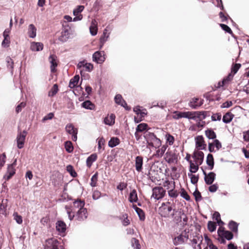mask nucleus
<instances>
[{
    "instance_id": "2eb2a0df",
    "label": "nucleus",
    "mask_w": 249,
    "mask_h": 249,
    "mask_svg": "<svg viewBox=\"0 0 249 249\" xmlns=\"http://www.w3.org/2000/svg\"><path fill=\"white\" fill-rule=\"evenodd\" d=\"M196 146L197 148L200 150L205 149L206 147V144L205 143L202 136H198L196 139Z\"/></svg>"
},
{
    "instance_id": "f8f14e48",
    "label": "nucleus",
    "mask_w": 249,
    "mask_h": 249,
    "mask_svg": "<svg viewBox=\"0 0 249 249\" xmlns=\"http://www.w3.org/2000/svg\"><path fill=\"white\" fill-rule=\"evenodd\" d=\"M222 147L221 142L217 139H215L213 142L208 143L209 150L211 152H214L218 151Z\"/></svg>"
},
{
    "instance_id": "a878e982",
    "label": "nucleus",
    "mask_w": 249,
    "mask_h": 249,
    "mask_svg": "<svg viewBox=\"0 0 249 249\" xmlns=\"http://www.w3.org/2000/svg\"><path fill=\"white\" fill-rule=\"evenodd\" d=\"M36 29L33 24L29 25L28 34L31 38H35L36 36Z\"/></svg>"
},
{
    "instance_id": "3c124183",
    "label": "nucleus",
    "mask_w": 249,
    "mask_h": 249,
    "mask_svg": "<svg viewBox=\"0 0 249 249\" xmlns=\"http://www.w3.org/2000/svg\"><path fill=\"white\" fill-rule=\"evenodd\" d=\"M98 180V173H96L92 176L91 178L90 185L92 187H95L96 186L97 182Z\"/></svg>"
},
{
    "instance_id": "680f3d73",
    "label": "nucleus",
    "mask_w": 249,
    "mask_h": 249,
    "mask_svg": "<svg viewBox=\"0 0 249 249\" xmlns=\"http://www.w3.org/2000/svg\"><path fill=\"white\" fill-rule=\"evenodd\" d=\"M168 195L171 197L176 198L178 196V193L174 189H171V190L168 191Z\"/></svg>"
},
{
    "instance_id": "e433bc0d",
    "label": "nucleus",
    "mask_w": 249,
    "mask_h": 249,
    "mask_svg": "<svg viewBox=\"0 0 249 249\" xmlns=\"http://www.w3.org/2000/svg\"><path fill=\"white\" fill-rule=\"evenodd\" d=\"M119 143L120 140L118 138L113 137L108 142V145L109 147L112 148L118 145Z\"/></svg>"
},
{
    "instance_id": "09e8293b",
    "label": "nucleus",
    "mask_w": 249,
    "mask_h": 249,
    "mask_svg": "<svg viewBox=\"0 0 249 249\" xmlns=\"http://www.w3.org/2000/svg\"><path fill=\"white\" fill-rule=\"evenodd\" d=\"M165 138L166 140V142L169 144L170 145H172L173 144L175 139L174 137L170 135V134H166L165 135Z\"/></svg>"
},
{
    "instance_id": "774afa93",
    "label": "nucleus",
    "mask_w": 249,
    "mask_h": 249,
    "mask_svg": "<svg viewBox=\"0 0 249 249\" xmlns=\"http://www.w3.org/2000/svg\"><path fill=\"white\" fill-rule=\"evenodd\" d=\"M193 194L194 196L195 197V199L196 201H199L201 200V194L198 191L196 190Z\"/></svg>"
},
{
    "instance_id": "6e6552de",
    "label": "nucleus",
    "mask_w": 249,
    "mask_h": 249,
    "mask_svg": "<svg viewBox=\"0 0 249 249\" xmlns=\"http://www.w3.org/2000/svg\"><path fill=\"white\" fill-rule=\"evenodd\" d=\"M44 246L45 249H58L60 246L58 241L54 238L46 240Z\"/></svg>"
},
{
    "instance_id": "39448f33",
    "label": "nucleus",
    "mask_w": 249,
    "mask_h": 249,
    "mask_svg": "<svg viewBox=\"0 0 249 249\" xmlns=\"http://www.w3.org/2000/svg\"><path fill=\"white\" fill-rule=\"evenodd\" d=\"M151 198L159 200L163 198L165 194V190L162 187H155L152 190Z\"/></svg>"
},
{
    "instance_id": "393cba45",
    "label": "nucleus",
    "mask_w": 249,
    "mask_h": 249,
    "mask_svg": "<svg viewBox=\"0 0 249 249\" xmlns=\"http://www.w3.org/2000/svg\"><path fill=\"white\" fill-rule=\"evenodd\" d=\"M85 202L81 200H77L73 202V208L72 211L73 213H75L78 209H81L82 208H85L84 207Z\"/></svg>"
},
{
    "instance_id": "1a4fd4ad",
    "label": "nucleus",
    "mask_w": 249,
    "mask_h": 249,
    "mask_svg": "<svg viewBox=\"0 0 249 249\" xmlns=\"http://www.w3.org/2000/svg\"><path fill=\"white\" fill-rule=\"evenodd\" d=\"M16 162L17 159H15L12 164L8 165L7 172L3 177L5 180H9L15 174V166L16 165Z\"/></svg>"
},
{
    "instance_id": "5fc2aeb1",
    "label": "nucleus",
    "mask_w": 249,
    "mask_h": 249,
    "mask_svg": "<svg viewBox=\"0 0 249 249\" xmlns=\"http://www.w3.org/2000/svg\"><path fill=\"white\" fill-rule=\"evenodd\" d=\"M67 171L73 177H75L77 176L76 172L73 169L72 166L69 165L67 166Z\"/></svg>"
},
{
    "instance_id": "a18cd8bd",
    "label": "nucleus",
    "mask_w": 249,
    "mask_h": 249,
    "mask_svg": "<svg viewBox=\"0 0 249 249\" xmlns=\"http://www.w3.org/2000/svg\"><path fill=\"white\" fill-rule=\"evenodd\" d=\"M163 186L166 187L167 189L171 190V189H174L175 187V182L170 181L169 180H166L163 183Z\"/></svg>"
},
{
    "instance_id": "c9c22d12",
    "label": "nucleus",
    "mask_w": 249,
    "mask_h": 249,
    "mask_svg": "<svg viewBox=\"0 0 249 249\" xmlns=\"http://www.w3.org/2000/svg\"><path fill=\"white\" fill-rule=\"evenodd\" d=\"M129 200L130 202H136L138 200V196L136 190H133L130 193Z\"/></svg>"
},
{
    "instance_id": "423d86ee",
    "label": "nucleus",
    "mask_w": 249,
    "mask_h": 249,
    "mask_svg": "<svg viewBox=\"0 0 249 249\" xmlns=\"http://www.w3.org/2000/svg\"><path fill=\"white\" fill-rule=\"evenodd\" d=\"M165 160L168 163H174L177 162L178 155L173 151H169L165 154Z\"/></svg>"
},
{
    "instance_id": "6e6d98bb",
    "label": "nucleus",
    "mask_w": 249,
    "mask_h": 249,
    "mask_svg": "<svg viewBox=\"0 0 249 249\" xmlns=\"http://www.w3.org/2000/svg\"><path fill=\"white\" fill-rule=\"evenodd\" d=\"M84 9V6L83 5L78 6L73 11V14L74 16H77L80 13L82 12Z\"/></svg>"
},
{
    "instance_id": "9b49d317",
    "label": "nucleus",
    "mask_w": 249,
    "mask_h": 249,
    "mask_svg": "<svg viewBox=\"0 0 249 249\" xmlns=\"http://www.w3.org/2000/svg\"><path fill=\"white\" fill-rule=\"evenodd\" d=\"M27 135V132L24 130L22 132L18 133L17 137V146L19 149L23 148Z\"/></svg>"
},
{
    "instance_id": "a19ab883",
    "label": "nucleus",
    "mask_w": 249,
    "mask_h": 249,
    "mask_svg": "<svg viewBox=\"0 0 249 249\" xmlns=\"http://www.w3.org/2000/svg\"><path fill=\"white\" fill-rule=\"evenodd\" d=\"M65 128L66 131L71 135L77 132V129L75 128L71 124H67Z\"/></svg>"
},
{
    "instance_id": "473e14b6",
    "label": "nucleus",
    "mask_w": 249,
    "mask_h": 249,
    "mask_svg": "<svg viewBox=\"0 0 249 249\" xmlns=\"http://www.w3.org/2000/svg\"><path fill=\"white\" fill-rule=\"evenodd\" d=\"M206 162L209 166V169L212 170L214 166V160L213 156L212 154H209L207 157Z\"/></svg>"
},
{
    "instance_id": "5701e85b",
    "label": "nucleus",
    "mask_w": 249,
    "mask_h": 249,
    "mask_svg": "<svg viewBox=\"0 0 249 249\" xmlns=\"http://www.w3.org/2000/svg\"><path fill=\"white\" fill-rule=\"evenodd\" d=\"M97 22L95 19L91 21V25L89 27L90 33L92 36H95L97 33Z\"/></svg>"
},
{
    "instance_id": "58836bf2",
    "label": "nucleus",
    "mask_w": 249,
    "mask_h": 249,
    "mask_svg": "<svg viewBox=\"0 0 249 249\" xmlns=\"http://www.w3.org/2000/svg\"><path fill=\"white\" fill-rule=\"evenodd\" d=\"M82 107L86 109H93L94 105L90 101H86L82 104Z\"/></svg>"
},
{
    "instance_id": "f3484780",
    "label": "nucleus",
    "mask_w": 249,
    "mask_h": 249,
    "mask_svg": "<svg viewBox=\"0 0 249 249\" xmlns=\"http://www.w3.org/2000/svg\"><path fill=\"white\" fill-rule=\"evenodd\" d=\"M114 100L117 104L123 107L127 110L130 109V108L128 107L126 102L123 99L121 94H117L114 98Z\"/></svg>"
},
{
    "instance_id": "bb28decb",
    "label": "nucleus",
    "mask_w": 249,
    "mask_h": 249,
    "mask_svg": "<svg viewBox=\"0 0 249 249\" xmlns=\"http://www.w3.org/2000/svg\"><path fill=\"white\" fill-rule=\"evenodd\" d=\"M185 236L180 234L179 235L174 238L173 243L175 245L177 246L183 244L184 242Z\"/></svg>"
},
{
    "instance_id": "c85d7f7f",
    "label": "nucleus",
    "mask_w": 249,
    "mask_h": 249,
    "mask_svg": "<svg viewBox=\"0 0 249 249\" xmlns=\"http://www.w3.org/2000/svg\"><path fill=\"white\" fill-rule=\"evenodd\" d=\"M79 78L80 77L78 75H75L71 79L69 87L71 89L74 88L76 85H77Z\"/></svg>"
},
{
    "instance_id": "7c9ffc66",
    "label": "nucleus",
    "mask_w": 249,
    "mask_h": 249,
    "mask_svg": "<svg viewBox=\"0 0 249 249\" xmlns=\"http://www.w3.org/2000/svg\"><path fill=\"white\" fill-rule=\"evenodd\" d=\"M97 155L95 154H93L89 156L86 160V164L87 166L89 167H90L91 165L92 164V163L95 161L97 159Z\"/></svg>"
},
{
    "instance_id": "de8ad7c7",
    "label": "nucleus",
    "mask_w": 249,
    "mask_h": 249,
    "mask_svg": "<svg viewBox=\"0 0 249 249\" xmlns=\"http://www.w3.org/2000/svg\"><path fill=\"white\" fill-rule=\"evenodd\" d=\"M13 216L14 219L18 224H21L22 223V217L21 215H19L17 212L14 213Z\"/></svg>"
},
{
    "instance_id": "4468645a",
    "label": "nucleus",
    "mask_w": 249,
    "mask_h": 249,
    "mask_svg": "<svg viewBox=\"0 0 249 249\" xmlns=\"http://www.w3.org/2000/svg\"><path fill=\"white\" fill-rule=\"evenodd\" d=\"M203 173L204 175V180L205 183L208 185H211L214 181L216 175L213 172H210L207 174L206 172L203 170Z\"/></svg>"
},
{
    "instance_id": "052dcab7",
    "label": "nucleus",
    "mask_w": 249,
    "mask_h": 249,
    "mask_svg": "<svg viewBox=\"0 0 249 249\" xmlns=\"http://www.w3.org/2000/svg\"><path fill=\"white\" fill-rule=\"evenodd\" d=\"M216 225L214 222L212 221L208 222V229L211 232L214 231L216 229Z\"/></svg>"
},
{
    "instance_id": "f257e3e1",
    "label": "nucleus",
    "mask_w": 249,
    "mask_h": 249,
    "mask_svg": "<svg viewBox=\"0 0 249 249\" xmlns=\"http://www.w3.org/2000/svg\"><path fill=\"white\" fill-rule=\"evenodd\" d=\"M206 112L201 111H187L174 112L173 118L175 119H179L181 118L193 119L196 121L204 119L206 118Z\"/></svg>"
},
{
    "instance_id": "49530a36",
    "label": "nucleus",
    "mask_w": 249,
    "mask_h": 249,
    "mask_svg": "<svg viewBox=\"0 0 249 249\" xmlns=\"http://www.w3.org/2000/svg\"><path fill=\"white\" fill-rule=\"evenodd\" d=\"M148 125L145 123H142L138 125L136 130L137 132H142L147 129Z\"/></svg>"
},
{
    "instance_id": "9d476101",
    "label": "nucleus",
    "mask_w": 249,
    "mask_h": 249,
    "mask_svg": "<svg viewBox=\"0 0 249 249\" xmlns=\"http://www.w3.org/2000/svg\"><path fill=\"white\" fill-rule=\"evenodd\" d=\"M92 59L93 61L98 64H102L105 60V53L104 51H97L92 55Z\"/></svg>"
},
{
    "instance_id": "8fccbe9b",
    "label": "nucleus",
    "mask_w": 249,
    "mask_h": 249,
    "mask_svg": "<svg viewBox=\"0 0 249 249\" xmlns=\"http://www.w3.org/2000/svg\"><path fill=\"white\" fill-rule=\"evenodd\" d=\"M105 140L103 137L98 139V149L99 150L101 149L104 150V145L105 143Z\"/></svg>"
},
{
    "instance_id": "0e129e2a",
    "label": "nucleus",
    "mask_w": 249,
    "mask_h": 249,
    "mask_svg": "<svg viewBox=\"0 0 249 249\" xmlns=\"http://www.w3.org/2000/svg\"><path fill=\"white\" fill-rule=\"evenodd\" d=\"M220 26L221 27V28L224 30L226 32H227L230 34H232V32L231 28L227 26V25L224 24H220Z\"/></svg>"
},
{
    "instance_id": "ddd939ff",
    "label": "nucleus",
    "mask_w": 249,
    "mask_h": 249,
    "mask_svg": "<svg viewBox=\"0 0 249 249\" xmlns=\"http://www.w3.org/2000/svg\"><path fill=\"white\" fill-rule=\"evenodd\" d=\"M193 158L194 159L196 164L201 165L203 161L204 153L202 151H195Z\"/></svg>"
},
{
    "instance_id": "338daca9",
    "label": "nucleus",
    "mask_w": 249,
    "mask_h": 249,
    "mask_svg": "<svg viewBox=\"0 0 249 249\" xmlns=\"http://www.w3.org/2000/svg\"><path fill=\"white\" fill-rule=\"evenodd\" d=\"M201 237H197L193 238L192 240V246L195 249H196V245L199 243Z\"/></svg>"
},
{
    "instance_id": "c03bdc74",
    "label": "nucleus",
    "mask_w": 249,
    "mask_h": 249,
    "mask_svg": "<svg viewBox=\"0 0 249 249\" xmlns=\"http://www.w3.org/2000/svg\"><path fill=\"white\" fill-rule=\"evenodd\" d=\"M58 86L57 84H54L51 89L50 90L48 93V95L50 97H53L58 92Z\"/></svg>"
},
{
    "instance_id": "79ce46f5",
    "label": "nucleus",
    "mask_w": 249,
    "mask_h": 249,
    "mask_svg": "<svg viewBox=\"0 0 249 249\" xmlns=\"http://www.w3.org/2000/svg\"><path fill=\"white\" fill-rule=\"evenodd\" d=\"M199 165L195 164L192 161H190V172H191L190 174L192 173H196L198 170V166Z\"/></svg>"
},
{
    "instance_id": "13d9d810",
    "label": "nucleus",
    "mask_w": 249,
    "mask_h": 249,
    "mask_svg": "<svg viewBox=\"0 0 249 249\" xmlns=\"http://www.w3.org/2000/svg\"><path fill=\"white\" fill-rule=\"evenodd\" d=\"M233 75L231 73H230L228 76L224 78L222 81V85L221 86H223L224 85L227 84L229 82L231 81L233 78Z\"/></svg>"
},
{
    "instance_id": "4c0bfd02",
    "label": "nucleus",
    "mask_w": 249,
    "mask_h": 249,
    "mask_svg": "<svg viewBox=\"0 0 249 249\" xmlns=\"http://www.w3.org/2000/svg\"><path fill=\"white\" fill-rule=\"evenodd\" d=\"M205 135L209 139H214L216 137L215 133L211 129H208L205 130Z\"/></svg>"
},
{
    "instance_id": "ea45409f",
    "label": "nucleus",
    "mask_w": 249,
    "mask_h": 249,
    "mask_svg": "<svg viewBox=\"0 0 249 249\" xmlns=\"http://www.w3.org/2000/svg\"><path fill=\"white\" fill-rule=\"evenodd\" d=\"M238 224L233 221H230L229 224V229L235 233H237L238 231Z\"/></svg>"
},
{
    "instance_id": "dca6fc26",
    "label": "nucleus",
    "mask_w": 249,
    "mask_h": 249,
    "mask_svg": "<svg viewBox=\"0 0 249 249\" xmlns=\"http://www.w3.org/2000/svg\"><path fill=\"white\" fill-rule=\"evenodd\" d=\"M8 200L7 199H2L0 202V215L6 216L8 213L7 210Z\"/></svg>"
},
{
    "instance_id": "bf43d9fd",
    "label": "nucleus",
    "mask_w": 249,
    "mask_h": 249,
    "mask_svg": "<svg viewBox=\"0 0 249 249\" xmlns=\"http://www.w3.org/2000/svg\"><path fill=\"white\" fill-rule=\"evenodd\" d=\"M223 236L228 240H231L233 238L232 233L230 231H224L223 233Z\"/></svg>"
},
{
    "instance_id": "603ef678",
    "label": "nucleus",
    "mask_w": 249,
    "mask_h": 249,
    "mask_svg": "<svg viewBox=\"0 0 249 249\" xmlns=\"http://www.w3.org/2000/svg\"><path fill=\"white\" fill-rule=\"evenodd\" d=\"M132 246L134 248V249H140V245L139 242V240L135 238H133L131 240Z\"/></svg>"
},
{
    "instance_id": "412c9836",
    "label": "nucleus",
    "mask_w": 249,
    "mask_h": 249,
    "mask_svg": "<svg viewBox=\"0 0 249 249\" xmlns=\"http://www.w3.org/2000/svg\"><path fill=\"white\" fill-rule=\"evenodd\" d=\"M56 229L58 232L64 233L66 230V225L63 221L59 220L56 223Z\"/></svg>"
},
{
    "instance_id": "37998d69",
    "label": "nucleus",
    "mask_w": 249,
    "mask_h": 249,
    "mask_svg": "<svg viewBox=\"0 0 249 249\" xmlns=\"http://www.w3.org/2000/svg\"><path fill=\"white\" fill-rule=\"evenodd\" d=\"M65 148L68 153H71L73 150L72 144L70 141H67L65 143Z\"/></svg>"
},
{
    "instance_id": "aec40b11",
    "label": "nucleus",
    "mask_w": 249,
    "mask_h": 249,
    "mask_svg": "<svg viewBox=\"0 0 249 249\" xmlns=\"http://www.w3.org/2000/svg\"><path fill=\"white\" fill-rule=\"evenodd\" d=\"M135 168L137 172H140L142 169L143 158L141 156H137L135 158Z\"/></svg>"
},
{
    "instance_id": "7ed1b4c3",
    "label": "nucleus",
    "mask_w": 249,
    "mask_h": 249,
    "mask_svg": "<svg viewBox=\"0 0 249 249\" xmlns=\"http://www.w3.org/2000/svg\"><path fill=\"white\" fill-rule=\"evenodd\" d=\"M172 210V207L169 202L162 203L161 206L159 209V213L163 217H168Z\"/></svg>"
},
{
    "instance_id": "b1692460",
    "label": "nucleus",
    "mask_w": 249,
    "mask_h": 249,
    "mask_svg": "<svg viewBox=\"0 0 249 249\" xmlns=\"http://www.w3.org/2000/svg\"><path fill=\"white\" fill-rule=\"evenodd\" d=\"M182 215H184V213L182 211L180 210L174 212L173 214L174 221L177 223L181 222Z\"/></svg>"
},
{
    "instance_id": "f704fd0d",
    "label": "nucleus",
    "mask_w": 249,
    "mask_h": 249,
    "mask_svg": "<svg viewBox=\"0 0 249 249\" xmlns=\"http://www.w3.org/2000/svg\"><path fill=\"white\" fill-rule=\"evenodd\" d=\"M133 208L138 214L140 219L142 221H143L145 219V215L143 211L141 209L137 207L135 205L133 206Z\"/></svg>"
},
{
    "instance_id": "864d4df0",
    "label": "nucleus",
    "mask_w": 249,
    "mask_h": 249,
    "mask_svg": "<svg viewBox=\"0 0 249 249\" xmlns=\"http://www.w3.org/2000/svg\"><path fill=\"white\" fill-rule=\"evenodd\" d=\"M188 176L190 178L191 182L192 184H196L197 183L199 178L198 176H196L192 174L188 173Z\"/></svg>"
},
{
    "instance_id": "0eeeda50",
    "label": "nucleus",
    "mask_w": 249,
    "mask_h": 249,
    "mask_svg": "<svg viewBox=\"0 0 249 249\" xmlns=\"http://www.w3.org/2000/svg\"><path fill=\"white\" fill-rule=\"evenodd\" d=\"M75 220L78 221H83L88 217V212L86 208L78 209L75 212Z\"/></svg>"
},
{
    "instance_id": "f03ea898",
    "label": "nucleus",
    "mask_w": 249,
    "mask_h": 249,
    "mask_svg": "<svg viewBox=\"0 0 249 249\" xmlns=\"http://www.w3.org/2000/svg\"><path fill=\"white\" fill-rule=\"evenodd\" d=\"M144 137L148 146L155 147L156 148H159L161 146V141L154 133L147 131L145 133Z\"/></svg>"
},
{
    "instance_id": "4d7b16f0",
    "label": "nucleus",
    "mask_w": 249,
    "mask_h": 249,
    "mask_svg": "<svg viewBox=\"0 0 249 249\" xmlns=\"http://www.w3.org/2000/svg\"><path fill=\"white\" fill-rule=\"evenodd\" d=\"M122 224L124 226H126L130 224L129 220L128 219V215L125 213L122 215Z\"/></svg>"
},
{
    "instance_id": "c756f323",
    "label": "nucleus",
    "mask_w": 249,
    "mask_h": 249,
    "mask_svg": "<svg viewBox=\"0 0 249 249\" xmlns=\"http://www.w3.org/2000/svg\"><path fill=\"white\" fill-rule=\"evenodd\" d=\"M6 62L7 63V69H9L11 73L13 74L14 64V61L10 57L8 56L6 58Z\"/></svg>"
},
{
    "instance_id": "69168bd1",
    "label": "nucleus",
    "mask_w": 249,
    "mask_h": 249,
    "mask_svg": "<svg viewBox=\"0 0 249 249\" xmlns=\"http://www.w3.org/2000/svg\"><path fill=\"white\" fill-rule=\"evenodd\" d=\"M10 43V38H4V39L1 43V46L3 48H7L9 46Z\"/></svg>"
},
{
    "instance_id": "20e7f679",
    "label": "nucleus",
    "mask_w": 249,
    "mask_h": 249,
    "mask_svg": "<svg viewBox=\"0 0 249 249\" xmlns=\"http://www.w3.org/2000/svg\"><path fill=\"white\" fill-rule=\"evenodd\" d=\"M70 27H69L67 21H63L62 22V30L61 33V36L59 37L58 40L61 42H65L69 37V30Z\"/></svg>"
},
{
    "instance_id": "2f4dec72",
    "label": "nucleus",
    "mask_w": 249,
    "mask_h": 249,
    "mask_svg": "<svg viewBox=\"0 0 249 249\" xmlns=\"http://www.w3.org/2000/svg\"><path fill=\"white\" fill-rule=\"evenodd\" d=\"M167 148V145H163L160 148L158 149L156 151L155 156L158 158H161L165 153L166 149Z\"/></svg>"
},
{
    "instance_id": "e2e57ef3",
    "label": "nucleus",
    "mask_w": 249,
    "mask_h": 249,
    "mask_svg": "<svg viewBox=\"0 0 249 249\" xmlns=\"http://www.w3.org/2000/svg\"><path fill=\"white\" fill-rule=\"evenodd\" d=\"M180 196H181V197L184 198L186 200H190V199L189 196L188 195L187 193L184 189H181Z\"/></svg>"
},
{
    "instance_id": "6ab92c4d",
    "label": "nucleus",
    "mask_w": 249,
    "mask_h": 249,
    "mask_svg": "<svg viewBox=\"0 0 249 249\" xmlns=\"http://www.w3.org/2000/svg\"><path fill=\"white\" fill-rule=\"evenodd\" d=\"M203 104V101L198 98H194L190 102V106L194 109H196Z\"/></svg>"
},
{
    "instance_id": "cd10ccee",
    "label": "nucleus",
    "mask_w": 249,
    "mask_h": 249,
    "mask_svg": "<svg viewBox=\"0 0 249 249\" xmlns=\"http://www.w3.org/2000/svg\"><path fill=\"white\" fill-rule=\"evenodd\" d=\"M115 115L111 114L110 116L105 118L104 123L106 124L112 125L115 123Z\"/></svg>"
},
{
    "instance_id": "a211bd4d",
    "label": "nucleus",
    "mask_w": 249,
    "mask_h": 249,
    "mask_svg": "<svg viewBox=\"0 0 249 249\" xmlns=\"http://www.w3.org/2000/svg\"><path fill=\"white\" fill-rule=\"evenodd\" d=\"M49 60L51 63V71L52 72H54L56 71L55 68L57 66L56 56L55 55H51L49 57Z\"/></svg>"
},
{
    "instance_id": "4be33fe9",
    "label": "nucleus",
    "mask_w": 249,
    "mask_h": 249,
    "mask_svg": "<svg viewBox=\"0 0 249 249\" xmlns=\"http://www.w3.org/2000/svg\"><path fill=\"white\" fill-rule=\"evenodd\" d=\"M43 48V44L41 42H32L31 43L30 49L32 51H41Z\"/></svg>"
},
{
    "instance_id": "72a5a7b5",
    "label": "nucleus",
    "mask_w": 249,
    "mask_h": 249,
    "mask_svg": "<svg viewBox=\"0 0 249 249\" xmlns=\"http://www.w3.org/2000/svg\"><path fill=\"white\" fill-rule=\"evenodd\" d=\"M234 115L231 112L226 113L223 117V122L226 124L230 123L233 118Z\"/></svg>"
}]
</instances>
